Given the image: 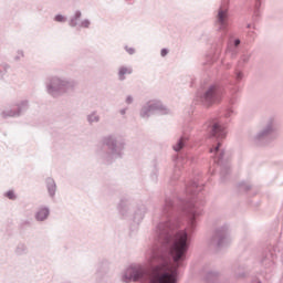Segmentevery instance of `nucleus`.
<instances>
[{"instance_id": "nucleus-35", "label": "nucleus", "mask_w": 283, "mask_h": 283, "mask_svg": "<svg viewBox=\"0 0 283 283\" xmlns=\"http://www.w3.org/2000/svg\"><path fill=\"white\" fill-rule=\"evenodd\" d=\"M90 25H92V21H90V19H85L80 23V28H90Z\"/></svg>"}, {"instance_id": "nucleus-4", "label": "nucleus", "mask_w": 283, "mask_h": 283, "mask_svg": "<svg viewBox=\"0 0 283 283\" xmlns=\"http://www.w3.org/2000/svg\"><path fill=\"white\" fill-rule=\"evenodd\" d=\"M45 90L49 96L59 98V96H65V94L74 92L76 90V81L70 77L51 75L45 80Z\"/></svg>"}, {"instance_id": "nucleus-41", "label": "nucleus", "mask_w": 283, "mask_h": 283, "mask_svg": "<svg viewBox=\"0 0 283 283\" xmlns=\"http://www.w3.org/2000/svg\"><path fill=\"white\" fill-rule=\"evenodd\" d=\"M23 56V51H18V55L14 57V61H20Z\"/></svg>"}, {"instance_id": "nucleus-19", "label": "nucleus", "mask_w": 283, "mask_h": 283, "mask_svg": "<svg viewBox=\"0 0 283 283\" xmlns=\"http://www.w3.org/2000/svg\"><path fill=\"white\" fill-rule=\"evenodd\" d=\"M187 143H189V137L187 135H182L176 143V145L172 146L174 151L178 154V151H182L185 147H187Z\"/></svg>"}, {"instance_id": "nucleus-1", "label": "nucleus", "mask_w": 283, "mask_h": 283, "mask_svg": "<svg viewBox=\"0 0 283 283\" xmlns=\"http://www.w3.org/2000/svg\"><path fill=\"white\" fill-rule=\"evenodd\" d=\"M205 185L190 181L185 185V197L174 200L166 197L161 207L160 220L151 235V244L145 258L150 266L140 263L130 264L122 274V282L178 283V269L185 266L191 245V235L196 231L198 218L202 216L205 202L200 201V191Z\"/></svg>"}, {"instance_id": "nucleus-40", "label": "nucleus", "mask_w": 283, "mask_h": 283, "mask_svg": "<svg viewBox=\"0 0 283 283\" xmlns=\"http://www.w3.org/2000/svg\"><path fill=\"white\" fill-rule=\"evenodd\" d=\"M169 54V49H161L160 56H167Z\"/></svg>"}, {"instance_id": "nucleus-18", "label": "nucleus", "mask_w": 283, "mask_h": 283, "mask_svg": "<svg viewBox=\"0 0 283 283\" xmlns=\"http://www.w3.org/2000/svg\"><path fill=\"white\" fill-rule=\"evenodd\" d=\"M13 109L19 118V116H23V114L28 112V109H30V102H28L27 99L21 101L13 106Z\"/></svg>"}, {"instance_id": "nucleus-24", "label": "nucleus", "mask_w": 283, "mask_h": 283, "mask_svg": "<svg viewBox=\"0 0 283 283\" xmlns=\"http://www.w3.org/2000/svg\"><path fill=\"white\" fill-rule=\"evenodd\" d=\"M86 122L88 123V125L101 123V115H98L97 111H93L88 115H86Z\"/></svg>"}, {"instance_id": "nucleus-20", "label": "nucleus", "mask_w": 283, "mask_h": 283, "mask_svg": "<svg viewBox=\"0 0 283 283\" xmlns=\"http://www.w3.org/2000/svg\"><path fill=\"white\" fill-rule=\"evenodd\" d=\"M182 160H185V158L180 157V156H176L174 157V161H175V174L171 178V180H178V178H180V170L179 167L182 165Z\"/></svg>"}, {"instance_id": "nucleus-13", "label": "nucleus", "mask_w": 283, "mask_h": 283, "mask_svg": "<svg viewBox=\"0 0 283 283\" xmlns=\"http://www.w3.org/2000/svg\"><path fill=\"white\" fill-rule=\"evenodd\" d=\"M109 271V261L107 260H102L98 264H97V270H96V277L98 279L96 281V283H105V281H103V277L105 275H107Z\"/></svg>"}, {"instance_id": "nucleus-21", "label": "nucleus", "mask_w": 283, "mask_h": 283, "mask_svg": "<svg viewBox=\"0 0 283 283\" xmlns=\"http://www.w3.org/2000/svg\"><path fill=\"white\" fill-rule=\"evenodd\" d=\"M81 17H83V12H81V10H76L69 20L70 28H76V25H78V21L81 20Z\"/></svg>"}, {"instance_id": "nucleus-37", "label": "nucleus", "mask_w": 283, "mask_h": 283, "mask_svg": "<svg viewBox=\"0 0 283 283\" xmlns=\"http://www.w3.org/2000/svg\"><path fill=\"white\" fill-rule=\"evenodd\" d=\"M233 115V108L229 107L226 109V113H224V118H231V116Z\"/></svg>"}, {"instance_id": "nucleus-16", "label": "nucleus", "mask_w": 283, "mask_h": 283, "mask_svg": "<svg viewBox=\"0 0 283 283\" xmlns=\"http://www.w3.org/2000/svg\"><path fill=\"white\" fill-rule=\"evenodd\" d=\"M45 187L49 193V198H51V200H54V198H56V181L54 180V178H46Z\"/></svg>"}, {"instance_id": "nucleus-8", "label": "nucleus", "mask_w": 283, "mask_h": 283, "mask_svg": "<svg viewBox=\"0 0 283 283\" xmlns=\"http://www.w3.org/2000/svg\"><path fill=\"white\" fill-rule=\"evenodd\" d=\"M214 25L219 34V46L229 35V0H222L216 15Z\"/></svg>"}, {"instance_id": "nucleus-32", "label": "nucleus", "mask_w": 283, "mask_h": 283, "mask_svg": "<svg viewBox=\"0 0 283 283\" xmlns=\"http://www.w3.org/2000/svg\"><path fill=\"white\" fill-rule=\"evenodd\" d=\"M238 189L239 191H244L247 193L248 191H251L252 186L247 181H241L238 184Z\"/></svg>"}, {"instance_id": "nucleus-39", "label": "nucleus", "mask_w": 283, "mask_h": 283, "mask_svg": "<svg viewBox=\"0 0 283 283\" xmlns=\"http://www.w3.org/2000/svg\"><path fill=\"white\" fill-rule=\"evenodd\" d=\"M132 103H134V97H133L132 95H128V96L126 97V104H127V105H132Z\"/></svg>"}, {"instance_id": "nucleus-42", "label": "nucleus", "mask_w": 283, "mask_h": 283, "mask_svg": "<svg viewBox=\"0 0 283 283\" xmlns=\"http://www.w3.org/2000/svg\"><path fill=\"white\" fill-rule=\"evenodd\" d=\"M119 114H120L122 116H125V115L127 114V108H122V109L119 111Z\"/></svg>"}, {"instance_id": "nucleus-34", "label": "nucleus", "mask_w": 283, "mask_h": 283, "mask_svg": "<svg viewBox=\"0 0 283 283\" xmlns=\"http://www.w3.org/2000/svg\"><path fill=\"white\" fill-rule=\"evenodd\" d=\"M6 198L9 200H17V195L14 193V190H9L4 193Z\"/></svg>"}, {"instance_id": "nucleus-7", "label": "nucleus", "mask_w": 283, "mask_h": 283, "mask_svg": "<svg viewBox=\"0 0 283 283\" xmlns=\"http://www.w3.org/2000/svg\"><path fill=\"white\" fill-rule=\"evenodd\" d=\"M277 136H280V134L275 127V122L270 118L260 126L259 130L253 136V143L259 147H264V145H269L273 143V140H276Z\"/></svg>"}, {"instance_id": "nucleus-5", "label": "nucleus", "mask_w": 283, "mask_h": 283, "mask_svg": "<svg viewBox=\"0 0 283 283\" xmlns=\"http://www.w3.org/2000/svg\"><path fill=\"white\" fill-rule=\"evenodd\" d=\"M251 61V53H243L240 60L237 62L233 74L227 80L228 85H230V98L229 105H235L238 103V92H240V83L244 78V67L247 63Z\"/></svg>"}, {"instance_id": "nucleus-11", "label": "nucleus", "mask_w": 283, "mask_h": 283, "mask_svg": "<svg viewBox=\"0 0 283 283\" xmlns=\"http://www.w3.org/2000/svg\"><path fill=\"white\" fill-rule=\"evenodd\" d=\"M136 206H134V199L132 197H122L117 203V211L124 220H129Z\"/></svg>"}, {"instance_id": "nucleus-14", "label": "nucleus", "mask_w": 283, "mask_h": 283, "mask_svg": "<svg viewBox=\"0 0 283 283\" xmlns=\"http://www.w3.org/2000/svg\"><path fill=\"white\" fill-rule=\"evenodd\" d=\"M274 260H275V253L273 252V250H271V248H269L264 252L263 258L261 259V264H263L265 269H271V266L275 264Z\"/></svg>"}, {"instance_id": "nucleus-26", "label": "nucleus", "mask_w": 283, "mask_h": 283, "mask_svg": "<svg viewBox=\"0 0 283 283\" xmlns=\"http://www.w3.org/2000/svg\"><path fill=\"white\" fill-rule=\"evenodd\" d=\"M239 50L233 46V44H228L226 50V56L229 59H238Z\"/></svg>"}, {"instance_id": "nucleus-33", "label": "nucleus", "mask_w": 283, "mask_h": 283, "mask_svg": "<svg viewBox=\"0 0 283 283\" xmlns=\"http://www.w3.org/2000/svg\"><path fill=\"white\" fill-rule=\"evenodd\" d=\"M53 21H55L56 23H65L67 21V17L59 13L54 17Z\"/></svg>"}, {"instance_id": "nucleus-17", "label": "nucleus", "mask_w": 283, "mask_h": 283, "mask_svg": "<svg viewBox=\"0 0 283 283\" xmlns=\"http://www.w3.org/2000/svg\"><path fill=\"white\" fill-rule=\"evenodd\" d=\"M36 222H45L48 218H50V208L49 207H40L34 216Z\"/></svg>"}, {"instance_id": "nucleus-43", "label": "nucleus", "mask_w": 283, "mask_h": 283, "mask_svg": "<svg viewBox=\"0 0 283 283\" xmlns=\"http://www.w3.org/2000/svg\"><path fill=\"white\" fill-rule=\"evenodd\" d=\"M251 25H252L251 23H248V24H247V28H248V29H251Z\"/></svg>"}, {"instance_id": "nucleus-36", "label": "nucleus", "mask_w": 283, "mask_h": 283, "mask_svg": "<svg viewBox=\"0 0 283 283\" xmlns=\"http://www.w3.org/2000/svg\"><path fill=\"white\" fill-rule=\"evenodd\" d=\"M240 43H242V41H240V39H234L233 42L229 41L228 45H233V48H240Z\"/></svg>"}, {"instance_id": "nucleus-12", "label": "nucleus", "mask_w": 283, "mask_h": 283, "mask_svg": "<svg viewBox=\"0 0 283 283\" xmlns=\"http://www.w3.org/2000/svg\"><path fill=\"white\" fill-rule=\"evenodd\" d=\"M146 213H147V206H145V203H137L135 206L130 218H128V220H132L134 222L133 231H136L138 229V224H140V222L145 220Z\"/></svg>"}, {"instance_id": "nucleus-38", "label": "nucleus", "mask_w": 283, "mask_h": 283, "mask_svg": "<svg viewBox=\"0 0 283 283\" xmlns=\"http://www.w3.org/2000/svg\"><path fill=\"white\" fill-rule=\"evenodd\" d=\"M125 50H126V52L129 53L130 55H132V54H136V49H134V48L125 46Z\"/></svg>"}, {"instance_id": "nucleus-15", "label": "nucleus", "mask_w": 283, "mask_h": 283, "mask_svg": "<svg viewBox=\"0 0 283 283\" xmlns=\"http://www.w3.org/2000/svg\"><path fill=\"white\" fill-rule=\"evenodd\" d=\"M30 253V248L25 242H18L13 249L15 258H25Z\"/></svg>"}, {"instance_id": "nucleus-31", "label": "nucleus", "mask_w": 283, "mask_h": 283, "mask_svg": "<svg viewBox=\"0 0 283 283\" xmlns=\"http://www.w3.org/2000/svg\"><path fill=\"white\" fill-rule=\"evenodd\" d=\"M125 74H132V69H127V66H122L118 70V80L125 81Z\"/></svg>"}, {"instance_id": "nucleus-2", "label": "nucleus", "mask_w": 283, "mask_h": 283, "mask_svg": "<svg viewBox=\"0 0 283 283\" xmlns=\"http://www.w3.org/2000/svg\"><path fill=\"white\" fill-rule=\"evenodd\" d=\"M202 129L209 138H214L217 140L216 145L210 148V154H213L214 163L221 167V182H226L227 176L231 174V166L229 163H224V149H221L220 147H222V140L227 138V130L222 125V120L218 117H212L206 122Z\"/></svg>"}, {"instance_id": "nucleus-6", "label": "nucleus", "mask_w": 283, "mask_h": 283, "mask_svg": "<svg viewBox=\"0 0 283 283\" xmlns=\"http://www.w3.org/2000/svg\"><path fill=\"white\" fill-rule=\"evenodd\" d=\"M222 96H224V83H214L209 85L203 93L198 91L196 101L203 107H211V105L221 103Z\"/></svg>"}, {"instance_id": "nucleus-9", "label": "nucleus", "mask_w": 283, "mask_h": 283, "mask_svg": "<svg viewBox=\"0 0 283 283\" xmlns=\"http://www.w3.org/2000/svg\"><path fill=\"white\" fill-rule=\"evenodd\" d=\"M154 114H159L160 116H167L171 114V109L167 107L160 99H149L144 103L139 109L140 118L148 120Z\"/></svg>"}, {"instance_id": "nucleus-25", "label": "nucleus", "mask_w": 283, "mask_h": 283, "mask_svg": "<svg viewBox=\"0 0 283 283\" xmlns=\"http://www.w3.org/2000/svg\"><path fill=\"white\" fill-rule=\"evenodd\" d=\"M218 275H220V273H218L216 270L206 271L205 281L207 283H214L216 280H218Z\"/></svg>"}, {"instance_id": "nucleus-29", "label": "nucleus", "mask_w": 283, "mask_h": 283, "mask_svg": "<svg viewBox=\"0 0 283 283\" xmlns=\"http://www.w3.org/2000/svg\"><path fill=\"white\" fill-rule=\"evenodd\" d=\"M10 66L8 63L0 64V81H6V74H8Z\"/></svg>"}, {"instance_id": "nucleus-22", "label": "nucleus", "mask_w": 283, "mask_h": 283, "mask_svg": "<svg viewBox=\"0 0 283 283\" xmlns=\"http://www.w3.org/2000/svg\"><path fill=\"white\" fill-rule=\"evenodd\" d=\"M245 270V266L242 265V264H235L233 266V273H234V276L240 280L242 277H247V272L244 271Z\"/></svg>"}, {"instance_id": "nucleus-23", "label": "nucleus", "mask_w": 283, "mask_h": 283, "mask_svg": "<svg viewBox=\"0 0 283 283\" xmlns=\"http://www.w3.org/2000/svg\"><path fill=\"white\" fill-rule=\"evenodd\" d=\"M218 59H220V49H218L214 54H209L206 57V61L203 62V65H213L216 63V61H218Z\"/></svg>"}, {"instance_id": "nucleus-28", "label": "nucleus", "mask_w": 283, "mask_h": 283, "mask_svg": "<svg viewBox=\"0 0 283 283\" xmlns=\"http://www.w3.org/2000/svg\"><path fill=\"white\" fill-rule=\"evenodd\" d=\"M158 174H159L158 160H154L153 161V171L150 174V179L154 182H158Z\"/></svg>"}, {"instance_id": "nucleus-10", "label": "nucleus", "mask_w": 283, "mask_h": 283, "mask_svg": "<svg viewBox=\"0 0 283 283\" xmlns=\"http://www.w3.org/2000/svg\"><path fill=\"white\" fill-rule=\"evenodd\" d=\"M231 239L229 238V226L223 224L217 228L210 239V244L217 251L224 249V247H229Z\"/></svg>"}, {"instance_id": "nucleus-44", "label": "nucleus", "mask_w": 283, "mask_h": 283, "mask_svg": "<svg viewBox=\"0 0 283 283\" xmlns=\"http://www.w3.org/2000/svg\"><path fill=\"white\" fill-rule=\"evenodd\" d=\"M231 67V64H227V70H229Z\"/></svg>"}, {"instance_id": "nucleus-30", "label": "nucleus", "mask_w": 283, "mask_h": 283, "mask_svg": "<svg viewBox=\"0 0 283 283\" xmlns=\"http://www.w3.org/2000/svg\"><path fill=\"white\" fill-rule=\"evenodd\" d=\"M262 6L261 0H255L254 3V12H253V21H258L260 19V7Z\"/></svg>"}, {"instance_id": "nucleus-3", "label": "nucleus", "mask_w": 283, "mask_h": 283, "mask_svg": "<svg viewBox=\"0 0 283 283\" xmlns=\"http://www.w3.org/2000/svg\"><path fill=\"white\" fill-rule=\"evenodd\" d=\"M127 140L118 134H108L102 138V145L95 149V156L103 165H112L125 156Z\"/></svg>"}, {"instance_id": "nucleus-27", "label": "nucleus", "mask_w": 283, "mask_h": 283, "mask_svg": "<svg viewBox=\"0 0 283 283\" xmlns=\"http://www.w3.org/2000/svg\"><path fill=\"white\" fill-rule=\"evenodd\" d=\"M1 118H18L14 106L12 108H7L0 113Z\"/></svg>"}]
</instances>
